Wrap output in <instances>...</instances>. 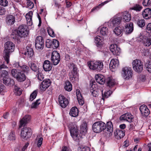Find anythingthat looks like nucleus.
I'll use <instances>...</instances> for the list:
<instances>
[{
    "label": "nucleus",
    "mask_w": 151,
    "mask_h": 151,
    "mask_svg": "<svg viewBox=\"0 0 151 151\" xmlns=\"http://www.w3.org/2000/svg\"><path fill=\"white\" fill-rule=\"evenodd\" d=\"M88 65L91 69L97 71H100L103 68L104 65L103 62L101 61H88L87 63Z\"/></svg>",
    "instance_id": "nucleus-6"
},
{
    "label": "nucleus",
    "mask_w": 151,
    "mask_h": 151,
    "mask_svg": "<svg viewBox=\"0 0 151 151\" xmlns=\"http://www.w3.org/2000/svg\"><path fill=\"white\" fill-rule=\"evenodd\" d=\"M100 91L102 92V99L103 100H104V98H108L111 95V94L112 93L111 91H107V92H105L104 93V94L103 93V90H100Z\"/></svg>",
    "instance_id": "nucleus-45"
},
{
    "label": "nucleus",
    "mask_w": 151,
    "mask_h": 151,
    "mask_svg": "<svg viewBox=\"0 0 151 151\" xmlns=\"http://www.w3.org/2000/svg\"><path fill=\"white\" fill-rule=\"evenodd\" d=\"M3 83L6 86L13 85L14 84V81L9 76H6L2 78Z\"/></svg>",
    "instance_id": "nucleus-17"
},
{
    "label": "nucleus",
    "mask_w": 151,
    "mask_h": 151,
    "mask_svg": "<svg viewBox=\"0 0 151 151\" xmlns=\"http://www.w3.org/2000/svg\"><path fill=\"white\" fill-rule=\"evenodd\" d=\"M137 24L139 27L142 28L145 25V21L143 19H139Z\"/></svg>",
    "instance_id": "nucleus-47"
},
{
    "label": "nucleus",
    "mask_w": 151,
    "mask_h": 151,
    "mask_svg": "<svg viewBox=\"0 0 151 151\" xmlns=\"http://www.w3.org/2000/svg\"><path fill=\"white\" fill-rule=\"evenodd\" d=\"M40 99H37L35 102L32 104L30 106L31 109H36L38 106V105L40 104Z\"/></svg>",
    "instance_id": "nucleus-43"
},
{
    "label": "nucleus",
    "mask_w": 151,
    "mask_h": 151,
    "mask_svg": "<svg viewBox=\"0 0 151 151\" xmlns=\"http://www.w3.org/2000/svg\"><path fill=\"white\" fill-rule=\"evenodd\" d=\"M43 67L45 71H49L52 68V65L50 61L48 60H45L43 64Z\"/></svg>",
    "instance_id": "nucleus-23"
},
{
    "label": "nucleus",
    "mask_w": 151,
    "mask_h": 151,
    "mask_svg": "<svg viewBox=\"0 0 151 151\" xmlns=\"http://www.w3.org/2000/svg\"><path fill=\"white\" fill-rule=\"evenodd\" d=\"M78 110L76 107H73L70 110L69 114L73 117H76L78 115Z\"/></svg>",
    "instance_id": "nucleus-32"
},
{
    "label": "nucleus",
    "mask_w": 151,
    "mask_h": 151,
    "mask_svg": "<svg viewBox=\"0 0 151 151\" xmlns=\"http://www.w3.org/2000/svg\"><path fill=\"white\" fill-rule=\"evenodd\" d=\"M15 94L17 96H20L22 93V89L17 85H15L14 88Z\"/></svg>",
    "instance_id": "nucleus-41"
},
{
    "label": "nucleus",
    "mask_w": 151,
    "mask_h": 151,
    "mask_svg": "<svg viewBox=\"0 0 151 151\" xmlns=\"http://www.w3.org/2000/svg\"><path fill=\"white\" fill-rule=\"evenodd\" d=\"M27 8L29 9H31L34 7V4L33 2L30 0H27Z\"/></svg>",
    "instance_id": "nucleus-52"
},
{
    "label": "nucleus",
    "mask_w": 151,
    "mask_h": 151,
    "mask_svg": "<svg viewBox=\"0 0 151 151\" xmlns=\"http://www.w3.org/2000/svg\"><path fill=\"white\" fill-rule=\"evenodd\" d=\"M79 151H90V148L87 147H80V150Z\"/></svg>",
    "instance_id": "nucleus-60"
},
{
    "label": "nucleus",
    "mask_w": 151,
    "mask_h": 151,
    "mask_svg": "<svg viewBox=\"0 0 151 151\" xmlns=\"http://www.w3.org/2000/svg\"><path fill=\"white\" fill-rule=\"evenodd\" d=\"M95 79L96 82L100 84H103L105 81V79L103 76L98 74L95 76Z\"/></svg>",
    "instance_id": "nucleus-27"
},
{
    "label": "nucleus",
    "mask_w": 151,
    "mask_h": 151,
    "mask_svg": "<svg viewBox=\"0 0 151 151\" xmlns=\"http://www.w3.org/2000/svg\"><path fill=\"white\" fill-rule=\"evenodd\" d=\"M8 139H9L12 140H14L15 139L14 133V132L12 131L10 134Z\"/></svg>",
    "instance_id": "nucleus-54"
},
{
    "label": "nucleus",
    "mask_w": 151,
    "mask_h": 151,
    "mask_svg": "<svg viewBox=\"0 0 151 151\" xmlns=\"http://www.w3.org/2000/svg\"><path fill=\"white\" fill-rule=\"evenodd\" d=\"M15 22V17L13 15H9L6 17V22L8 25H12Z\"/></svg>",
    "instance_id": "nucleus-30"
},
{
    "label": "nucleus",
    "mask_w": 151,
    "mask_h": 151,
    "mask_svg": "<svg viewBox=\"0 0 151 151\" xmlns=\"http://www.w3.org/2000/svg\"><path fill=\"white\" fill-rule=\"evenodd\" d=\"M32 14L33 12L32 11L29 12L26 15L25 17L26 19H32Z\"/></svg>",
    "instance_id": "nucleus-59"
},
{
    "label": "nucleus",
    "mask_w": 151,
    "mask_h": 151,
    "mask_svg": "<svg viewBox=\"0 0 151 151\" xmlns=\"http://www.w3.org/2000/svg\"><path fill=\"white\" fill-rule=\"evenodd\" d=\"M142 15L145 19H150L151 17V9L149 8L145 9L142 12Z\"/></svg>",
    "instance_id": "nucleus-26"
},
{
    "label": "nucleus",
    "mask_w": 151,
    "mask_h": 151,
    "mask_svg": "<svg viewBox=\"0 0 151 151\" xmlns=\"http://www.w3.org/2000/svg\"><path fill=\"white\" fill-rule=\"evenodd\" d=\"M119 65L118 60L116 59H112L111 60L109 68L111 69L117 68Z\"/></svg>",
    "instance_id": "nucleus-31"
},
{
    "label": "nucleus",
    "mask_w": 151,
    "mask_h": 151,
    "mask_svg": "<svg viewBox=\"0 0 151 151\" xmlns=\"http://www.w3.org/2000/svg\"><path fill=\"white\" fill-rule=\"evenodd\" d=\"M106 128V124L102 121L95 122L92 125L93 131L96 133H99L104 130Z\"/></svg>",
    "instance_id": "nucleus-7"
},
{
    "label": "nucleus",
    "mask_w": 151,
    "mask_h": 151,
    "mask_svg": "<svg viewBox=\"0 0 151 151\" xmlns=\"http://www.w3.org/2000/svg\"><path fill=\"white\" fill-rule=\"evenodd\" d=\"M36 76L37 79L40 81H42L44 79V77L43 75L42 74L39 72V71H38V73Z\"/></svg>",
    "instance_id": "nucleus-56"
},
{
    "label": "nucleus",
    "mask_w": 151,
    "mask_h": 151,
    "mask_svg": "<svg viewBox=\"0 0 151 151\" xmlns=\"http://www.w3.org/2000/svg\"><path fill=\"white\" fill-rule=\"evenodd\" d=\"M32 134L31 129L30 128L24 127L22 129L20 135L23 139H27Z\"/></svg>",
    "instance_id": "nucleus-11"
},
{
    "label": "nucleus",
    "mask_w": 151,
    "mask_h": 151,
    "mask_svg": "<svg viewBox=\"0 0 151 151\" xmlns=\"http://www.w3.org/2000/svg\"><path fill=\"white\" fill-rule=\"evenodd\" d=\"M28 35V31L25 25L20 26L17 30L13 31L11 35V38L17 40L22 37H24Z\"/></svg>",
    "instance_id": "nucleus-1"
},
{
    "label": "nucleus",
    "mask_w": 151,
    "mask_h": 151,
    "mask_svg": "<svg viewBox=\"0 0 151 151\" xmlns=\"http://www.w3.org/2000/svg\"><path fill=\"white\" fill-rule=\"evenodd\" d=\"M51 84V81L50 79H46L43 81L40 86V89L42 91H45Z\"/></svg>",
    "instance_id": "nucleus-13"
},
{
    "label": "nucleus",
    "mask_w": 151,
    "mask_h": 151,
    "mask_svg": "<svg viewBox=\"0 0 151 151\" xmlns=\"http://www.w3.org/2000/svg\"><path fill=\"white\" fill-rule=\"evenodd\" d=\"M58 101L60 105L63 108H65L68 104V100L61 94L59 96Z\"/></svg>",
    "instance_id": "nucleus-14"
},
{
    "label": "nucleus",
    "mask_w": 151,
    "mask_h": 151,
    "mask_svg": "<svg viewBox=\"0 0 151 151\" xmlns=\"http://www.w3.org/2000/svg\"><path fill=\"white\" fill-rule=\"evenodd\" d=\"M60 54L57 51H53L51 55V61L54 65H57L60 61Z\"/></svg>",
    "instance_id": "nucleus-9"
},
{
    "label": "nucleus",
    "mask_w": 151,
    "mask_h": 151,
    "mask_svg": "<svg viewBox=\"0 0 151 151\" xmlns=\"http://www.w3.org/2000/svg\"><path fill=\"white\" fill-rule=\"evenodd\" d=\"M69 68L72 69L69 73V76L70 81H74L78 76V70L76 65L73 63L70 64Z\"/></svg>",
    "instance_id": "nucleus-5"
},
{
    "label": "nucleus",
    "mask_w": 151,
    "mask_h": 151,
    "mask_svg": "<svg viewBox=\"0 0 151 151\" xmlns=\"http://www.w3.org/2000/svg\"><path fill=\"white\" fill-rule=\"evenodd\" d=\"M1 76L2 78L6 76H9L7 71L5 70H3L1 73Z\"/></svg>",
    "instance_id": "nucleus-62"
},
{
    "label": "nucleus",
    "mask_w": 151,
    "mask_h": 151,
    "mask_svg": "<svg viewBox=\"0 0 151 151\" xmlns=\"http://www.w3.org/2000/svg\"><path fill=\"white\" fill-rule=\"evenodd\" d=\"M122 75L125 79H129L132 76V71L130 68L125 67L122 69Z\"/></svg>",
    "instance_id": "nucleus-10"
},
{
    "label": "nucleus",
    "mask_w": 151,
    "mask_h": 151,
    "mask_svg": "<svg viewBox=\"0 0 151 151\" xmlns=\"http://www.w3.org/2000/svg\"><path fill=\"white\" fill-rule=\"evenodd\" d=\"M139 110L142 116H147L150 114V111L146 106L142 105L141 106Z\"/></svg>",
    "instance_id": "nucleus-16"
},
{
    "label": "nucleus",
    "mask_w": 151,
    "mask_h": 151,
    "mask_svg": "<svg viewBox=\"0 0 151 151\" xmlns=\"http://www.w3.org/2000/svg\"><path fill=\"white\" fill-rule=\"evenodd\" d=\"M65 89L67 91H70L72 89V85L71 83L68 81H66L65 83Z\"/></svg>",
    "instance_id": "nucleus-37"
},
{
    "label": "nucleus",
    "mask_w": 151,
    "mask_h": 151,
    "mask_svg": "<svg viewBox=\"0 0 151 151\" xmlns=\"http://www.w3.org/2000/svg\"><path fill=\"white\" fill-rule=\"evenodd\" d=\"M76 96L79 104L81 105H83L84 103L83 99L78 89H77L76 91Z\"/></svg>",
    "instance_id": "nucleus-28"
},
{
    "label": "nucleus",
    "mask_w": 151,
    "mask_h": 151,
    "mask_svg": "<svg viewBox=\"0 0 151 151\" xmlns=\"http://www.w3.org/2000/svg\"><path fill=\"white\" fill-rule=\"evenodd\" d=\"M87 130V125L86 122H83L81 126V131L82 132L83 134L86 133Z\"/></svg>",
    "instance_id": "nucleus-39"
},
{
    "label": "nucleus",
    "mask_w": 151,
    "mask_h": 151,
    "mask_svg": "<svg viewBox=\"0 0 151 151\" xmlns=\"http://www.w3.org/2000/svg\"><path fill=\"white\" fill-rule=\"evenodd\" d=\"M6 10L3 7H0V15H3L5 14Z\"/></svg>",
    "instance_id": "nucleus-63"
},
{
    "label": "nucleus",
    "mask_w": 151,
    "mask_h": 151,
    "mask_svg": "<svg viewBox=\"0 0 151 151\" xmlns=\"http://www.w3.org/2000/svg\"><path fill=\"white\" fill-rule=\"evenodd\" d=\"M11 73L13 77L15 78L19 82H23L26 80V76L25 74L17 69L12 70Z\"/></svg>",
    "instance_id": "nucleus-4"
},
{
    "label": "nucleus",
    "mask_w": 151,
    "mask_h": 151,
    "mask_svg": "<svg viewBox=\"0 0 151 151\" xmlns=\"http://www.w3.org/2000/svg\"><path fill=\"white\" fill-rule=\"evenodd\" d=\"M52 41L47 39L46 42V46L47 47L50 48L52 47Z\"/></svg>",
    "instance_id": "nucleus-53"
},
{
    "label": "nucleus",
    "mask_w": 151,
    "mask_h": 151,
    "mask_svg": "<svg viewBox=\"0 0 151 151\" xmlns=\"http://www.w3.org/2000/svg\"><path fill=\"white\" fill-rule=\"evenodd\" d=\"M134 29L133 24L132 22H130L125 26L124 31L126 34H129L131 33Z\"/></svg>",
    "instance_id": "nucleus-22"
},
{
    "label": "nucleus",
    "mask_w": 151,
    "mask_h": 151,
    "mask_svg": "<svg viewBox=\"0 0 151 151\" xmlns=\"http://www.w3.org/2000/svg\"><path fill=\"white\" fill-rule=\"evenodd\" d=\"M151 2V0H144L142 4L145 6H147L150 4Z\"/></svg>",
    "instance_id": "nucleus-58"
},
{
    "label": "nucleus",
    "mask_w": 151,
    "mask_h": 151,
    "mask_svg": "<svg viewBox=\"0 0 151 151\" xmlns=\"http://www.w3.org/2000/svg\"><path fill=\"white\" fill-rule=\"evenodd\" d=\"M110 50L113 55H119L121 52L120 48L118 47L117 44H111L110 46Z\"/></svg>",
    "instance_id": "nucleus-15"
},
{
    "label": "nucleus",
    "mask_w": 151,
    "mask_h": 151,
    "mask_svg": "<svg viewBox=\"0 0 151 151\" xmlns=\"http://www.w3.org/2000/svg\"><path fill=\"white\" fill-rule=\"evenodd\" d=\"M35 46L37 50H42L44 47L43 39L41 36H38L36 38L35 41Z\"/></svg>",
    "instance_id": "nucleus-12"
},
{
    "label": "nucleus",
    "mask_w": 151,
    "mask_h": 151,
    "mask_svg": "<svg viewBox=\"0 0 151 151\" xmlns=\"http://www.w3.org/2000/svg\"><path fill=\"white\" fill-rule=\"evenodd\" d=\"M110 1L107 0L105 1L104 2L102 3L101 4H99L98 6L94 7L91 10V12H93L95 10H98L99 9L101 8L102 6L104 5L105 4L107 3Z\"/></svg>",
    "instance_id": "nucleus-42"
},
{
    "label": "nucleus",
    "mask_w": 151,
    "mask_h": 151,
    "mask_svg": "<svg viewBox=\"0 0 151 151\" xmlns=\"http://www.w3.org/2000/svg\"><path fill=\"white\" fill-rule=\"evenodd\" d=\"M99 90H96V89H94L93 90V89H92L91 90L92 95L93 96L95 97H96L98 96L99 93Z\"/></svg>",
    "instance_id": "nucleus-51"
},
{
    "label": "nucleus",
    "mask_w": 151,
    "mask_h": 151,
    "mask_svg": "<svg viewBox=\"0 0 151 151\" xmlns=\"http://www.w3.org/2000/svg\"><path fill=\"white\" fill-rule=\"evenodd\" d=\"M103 38L99 36H97L95 38V43L98 47H101L103 44Z\"/></svg>",
    "instance_id": "nucleus-29"
},
{
    "label": "nucleus",
    "mask_w": 151,
    "mask_h": 151,
    "mask_svg": "<svg viewBox=\"0 0 151 151\" xmlns=\"http://www.w3.org/2000/svg\"><path fill=\"white\" fill-rule=\"evenodd\" d=\"M108 29L106 27H103L101 28L100 32L101 35L103 36L106 35L108 34Z\"/></svg>",
    "instance_id": "nucleus-44"
},
{
    "label": "nucleus",
    "mask_w": 151,
    "mask_h": 151,
    "mask_svg": "<svg viewBox=\"0 0 151 151\" xmlns=\"http://www.w3.org/2000/svg\"><path fill=\"white\" fill-rule=\"evenodd\" d=\"M8 3L7 0H0V4L4 6H6L8 5Z\"/></svg>",
    "instance_id": "nucleus-57"
},
{
    "label": "nucleus",
    "mask_w": 151,
    "mask_h": 151,
    "mask_svg": "<svg viewBox=\"0 0 151 151\" xmlns=\"http://www.w3.org/2000/svg\"><path fill=\"white\" fill-rule=\"evenodd\" d=\"M37 91L36 90L34 91L31 94L29 98V100L32 101L35 99L37 95Z\"/></svg>",
    "instance_id": "nucleus-48"
},
{
    "label": "nucleus",
    "mask_w": 151,
    "mask_h": 151,
    "mask_svg": "<svg viewBox=\"0 0 151 151\" xmlns=\"http://www.w3.org/2000/svg\"><path fill=\"white\" fill-rule=\"evenodd\" d=\"M20 69H21V72L25 73L26 74H28L30 71L29 67L25 64L22 65L21 66Z\"/></svg>",
    "instance_id": "nucleus-35"
},
{
    "label": "nucleus",
    "mask_w": 151,
    "mask_h": 151,
    "mask_svg": "<svg viewBox=\"0 0 151 151\" xmlns=\"http://www.w3.org/2000/svg\"><path fill=\"white\" fill-rule=\"evenodd\" d=\"M142 6L139 4H136L133 7L131 8V9L136 11H140L142 9Z\"/></svg>",
    "instance_id": "nucleus-49"
},
{
    "label": "nucleus",
    "mask_w": 151,
    "mask_h": 151,
    "mask_svg": "<svg viewBox=\"0 0 151 151\" xmlns=\"http://www.w3.org/2000/svg\"><path fill=\"white\" fill-rule=\"evenodd\" d=\"M24 54L28 58H31L33 56L34 53L32 48L28 46L26 47V50Z\"/></svg>",
    "instance_id": "nucleus-24"
},
{
    "label": "nucleus",
    "mask_w": 151,
    "mask_h": 151,
    "mask_svg": "<svg viewBox=\"0 0 151 151\" xmlns=\"http://www.w3.org/2000/svg\"><path fill=\"white\" fill-rule=\"evenodd\" d=\"M43 139L42 137H40L37 143V146L38 147H40L41 146L42 144Z\"/></svg>",
    "instance_id": "nucleus-61"
},
{
    "label": "nucleus",
    "mask_w": 151,
    "mask_h": 151,
    "mask_svg": "<svg viewBox=\"0 0 151 151\" xmlns=\"http://www.w3.org/2000/svg\"><path fill=\"white\" fill-rule=\"evenodd\" d=\"M14 44L11 42L8 41L5 43L3 57L6 62L5 64L9 63L10 55L14 51Z\"/></svg>",
    "instance_id": "nucleus-2"
},
{
    "label": "nucleus",
    "mask_w": 151,
    "mask_h": 151,
    "mask_svg": "<svg viewBox=\"0 0 151 151\" xmlns=\"http://www.w3.org/2000/svg\"><path fill=\"white\" fill-rule=\"evenodd\" d=\"M131 18V15L128 11H124L122 13V19L124 22H129Z\"/></svg>",
    "instance_id": "nucleus-25"
},
{
    "label": "nucleus",
    "mask_w": 151,
    "mask_h": 151,
    "mask_svg": "<svg viewBox=\"0 0 151 151\" xmlns=\"http://www.w3.org/2000/svg\"><path fill=\"white\" fill-rule=\"evenodd\" d=\"M70 133L73 138H76L75 140H79L82 137L78 130V127L76 124L74 123H70L68 125Z\"/></svg>",
    "instance_id": "nucleus-3"
},
{
    "label": "nucleus",
    "mask_w": 151,
    "mask_h": 151,
    "mask_svg": "<svg viewBox=\"0 0 151 151\" xmlns=\"http://www.w3.org/2000/svg\"><path fill=\"white\" fill-rule=\"evenodd\" d=\"M106 125L107 131L110 133H112L113 130V126L112 122L110 121L107 122Z\"/></svg>",
    "instance_id": "nucleus-40"
},
{
    "label": "nucleus",
    "mask_w": 151,
    "mask_h": 151,
    "mask_svg": "<svg viewBox=\"0 0 151 151\" xmlns=\"http://www.w3.org/2000/svg\"><path fill=\"white\" fill-rule=\"evenodd\" d=\"M28 65L30 69L34 72H37L39 69L38 67L32 62H29Z\"/></svg>",
    "instance_id": "nucleus-34"
},
{
    "label": "nucleus",
    "mask_w": 151,
    "mask_h": 151,
    "mask_svg": "<svg viewBox=\"0 0 151 151\" xmlns=\"http://www.w3.org/2000/svg\"><path fill=\"white\" fill-rule=\"evenodd\" d=\"M133 116L130 114L127 113L122 115L120 117L121 120H125L131 122H132Z\"/></svg>",
    "instance_id": "nucleus-19"
},
{
    "label": "nucleus",
    "mask_w": 151,
    "mask_h": 151,
    "mask_svg": "<svg viewBox=\"0 0 151 151\" xmlns=\"http://www.w3.org/2000/svg\"><path fill=\"white\" fill-rule=\"evenodd\" d=\"M31 119L30 116L29 115H25L20 121L19 128H21L22 126H24L28 122H29Z\"/></svg>",
    "instance_id": "nucleus-20"
},
{
    "label": "nucleus",
    "mask_w": 151,
    "mask_h": 151,
    "mask_svg": "<svg viewBox=\"0 0 151 151\" xmlns=\"http://www.w3.org/2000/svg\"><path fill=\"white\" fill-rule=\"evenodd\" d=\"M144 43L146 46H149L151 45V36H147L145 38Z\"/></svg>",
    "instance_id": "nucleus-36"
},
{
    "label": "nucleus",
    "mask_w": 151,
    "mask_h": 151,
    "mask_svg": "<svg viewBox=\"0 0 151 151\" xmlns=\"http://www.w3.org/2000/svg\"><path fill=\"white\" fill-rule=\"evenodd\" d=\"M122 18L120 17H114L112 20H111L109 23V26L111 27L115 26L119 24Z\"/></svg>",
    "instance_id": "nucleus-18"
},
{
    "label": "nucleus",
    "mask_w": 151,
    "mask_h": 151,
    "mask_svg": "<svg viewBox=\"0 0 151 151\" xmlns=\"http://www.w3.org/2000/svg\"><path fill=\"white\" fill-rule=\"evenodd\" d=\"M147 29L149 32L151 33V23H149L147 24Z\"/></svg>",
    "instance_id": "nucleus-64"
},
{
    "label": "nucleus",
    "mask_w": 151,
    "mask_h": 151,
    "mask_svg": "<svg viewBox=\"0 0 151 151\" xmlns=\"http://www.w3.org/2000/svg\"><path fill=\"white\" fill-rule=\"evenodd\" d=\"M125 135V132L119 129H116L114 132V136L118 139L123 138Z\"/></svg>",
    "instance_id": "nucleus-21"
},
{
    "label": "nucleus",
    "mask_w": 151,
    "mask_h": 151,
    "mask_svg": "<svg viewBox=\"0 0 151 151\" xmlns=\"http://www.w3.org/2000/svg\"><path fill=\"white\" fill-rule=\"evenodd\" d=\"M133 68L134 70L138 73L141 72L143 70V64L141 60L138 59L134 60L132 62Z\"/></svg>",
    "instance_id": "nucleus-8"
},
{
    "label": "nucleus",
    "mask_w": 151,
    "mask_h": 151,
    "mask_svg": "<svg viewBox=\"0 0 151 151\" xmlns=\"http://www.w3.org/2000/svg\"><path fill=\"white\" fill-rule=\"evenodd\" d=\"M106 82L107 86L109 87L112 86L116 83L115 80L113 79L111 77H109L107 78Z\"/></svg>",
    "instance_id": "nucleus-33"
},
{
    "label": "nucleus",
    "mask_w": 151,
    "mask_h": 151,
    "mask_svg": "<svg viewBox=\"0 0 151 151\" xmlns=\"http://www.w3.org/2000/svg\"><path fill=\"white\" fill-rule=\"evenodd\" d=\"M123 31V28L120 27H116L114 30V32L117 35H122Z\"/></svg>",
    "instance_id": "nucleus-38"
},
{
    "label": "nucleus",
    "mask_w": 151,
    "mask_h": 151,
    "mask_svg": "<svg viewBox=\"0 0 151 151\" xmlns=\"http://www.w3.org/2000/svg\"><path fill=\"white\" fill-rule=\"evenodd\" d=\"M52 47L56 49L59 46V42L58 40L56 39H53L52 40Z\"/></svg>",
    "instance_id": "nucleus-46"
},
{
    "label": "nucleus",
    "mask_w": 151,
    "mask_h": 151,
    "mask_svg": "<svg viewBox=\"0 0 151 151\" xmlns=\"http://www.w3.org/2000/svg\"><path fill=\"white\" fill-rule=\"evenodd\" d=\"M47 31L49 35L52 37H54L55 36V34L53 30L51 28H47Z\"/></svg>",
    "instance_id": "nucleus-50"
},
{
    "label": "nucleus",
    "mask_w": 151,
    "mask_h": 151,
    "mask_svg": "<svg viewBox=\"0 0 151 151\" xmlns=\"http://www.w3.org/2000/svg\"><path fill=\"white\" fill-rule=\"evenodd\" d=\"M146 69L150 73H151V62H149L147 63L145 65Z\"/></svg>",
    "instance_id": "nucleus-55"
}]
</instances>
